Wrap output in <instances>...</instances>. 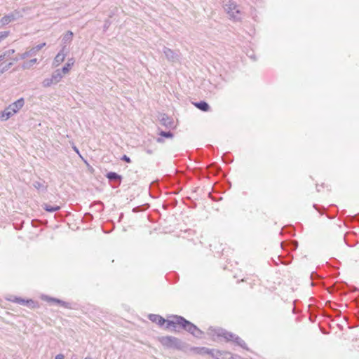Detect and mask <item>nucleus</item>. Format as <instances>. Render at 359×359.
Masks as SVG:
<instances>
[{"mask_svg":"<svg viewBox=\"0 0 359 359\" xmlns=\"http://www.w3.org/2000/svg\"><path fill=\"white\" fill-rule=\"evenodd\" d=\"M10 34L9 31L0 32V42L6 39Z\"/></svg>","mask_w":359,"mask_h":359,"instance_id":"393cba45","label":"nucleus"},{"mask_svg":"<svg viewBox=\"0 0 359 359\" xmlns=\"http://www.w3.org/2000/svg\"><path fill=\"white\" fill-rule=\"evenodd\" d=\"M208 334L212 337H223L226 341H233L235 336L233 333L229 332L224 329L212 327L208 330Z\"/></svg>","mask_w":359,"mask_h":359,"instance_id":"20e7f679","label":"nucleus"},{"mask_svg":"<svg viewBox=\"0 0 359 359\" xmlns=\"http://www.w3.org/2000/svg\"><path fill=\"white\" fill-rule=\"evenodd\" d=\"M38 60L36 58H33V59H31L28 61H25L22 63V68L23 69H30L32 66H34L35 64L38 63Z\"/></svg>","mask_w":359,"mask_h":359,"instance_id":"2eb2a0df","label":"nucleus"},{"mask_svg":"<svg viewBox=\"0 0 359 359\" xmlns=\"http://www.w3.org/2000/svg\"><path fill=\"white\" fill-rule=\"evenodd\" d=\"M73 149L77 153V154H79V149H77L76 147H73Z\"/></svg>","mask_w":359,"mask_h":359,"instance_id":"72a5a7b5","label":"nucleus"},{"mask_svg":"<svg viewBox=\"0 0 359 359\" xmlns=\"http://www.w3.org/2000/svg\"><path fill=\"white\" fill-rule=\"evenodd\" d=\"M25 100L21 97L15 102L8 105L1 114L0 118L3 121H6L18 113L24 106Z\"/></svg>","mask_w":359,"mask_h":359,"instance_id":"f03ea898","label":"nucleus"},{"mask_svg":"<svg viewBox=\"0 0 359 359\" xmlns=\"http://www.w3.org/2000/svg\"><path fill=\"white\" fill-rule=\"evenodd\" d=\"M33 187L36 189L37 190L40 189H46V187L43 185V184L39 181H36L33 183Z\"/></svg>","mask_w":359,"mask_h":359,"instance_id":"412c9836","label":"nucleus"},{"mask_svg":"<svg viewBox=\"0 0 359 359\" xmlns=\"http://www.w3.org/2000/svg\"><path fill=\"white\" fill-rule=\"evenodd\" d=\"M225 6L226 11L231 18H234L235 20H239L241 18L240 11L234 3L226 4Z\"/></svg>","mask_w":359,"mask_h":359,"instance_id":"6e6552de","label":"nucleus"},{"mask_svg":"<svg viewBox=\"0 0 359 359\" xmlns=\"http://www.w3.org/2000/svg\"><path fill=\"white\" fill-rule=\"evenodd\" d=\"M63 78V75L61 74L60 69L55 70L50 77L46 78L41 82V85L43 88H48L52 85L57 84Z\"/></svg>","mask_w":359,"mask_h":359,"instance_id":"39448f33","label":"nucleus"},{"mask_svg":"<svg viewBox=\"0 0 359 359\" xmlns=\"http://www.w3.org/2000/svg\"><path fill=\"white\" fill-rule=\"evenodd\" d=\"M13 65L12 62H9L8 64L4 65V66H0V75L8 70L11 66Z\"/></svg>","mask_w":359,"mask_h":359,"instance_id":"4be33fe9","label":"nucleus"},{"mask_svg":"<svg viewBox=\"0 0 359 359\" xmlns=\"http://www.w3.org/2000/svg\"><path fill=\"white\" fill-rule=\"evenodd\" d=\"M193 350L196 353L200 354V355H204V354L210 355V353H212V350L206 347H196V348H194Z\"/></svg>","mask_w":359,"mask_h":359,"instance_id":"dca6fc26","label":"nucleus"},{"mask_svg":"<svg viewBox=\"0 0 359 359\" xmlns=\"http://www.w3.org/2000/svg\"><path fill=\"white\" fill-rule=\"evenodd\" d=\"M13 302L18 303V304H29V302H32V300L30 301H28V300H25L22 298H20V297H15V299L13 300Z\"/></svg>","mask_w":359,"mask_h":359,"instance_id":"5701e85b","label":"nucleus"},{"mask_svg":"<svg viewBox=\"0 0 359 359\" xmlns=\"http://www.w3.org/2000/svg\"><path fill=\"white\" fill-rule=\"evenodd\" d=\"M46 43H40L39 45H36L35 47H36V49L38 50V51H39L41 49H42L44 46H46Z\"/></svg>","mask_w":359,"mask_h":359,"instance_id":"c756f323","label":"nucleus"},{"mask_svg":"<svg viewBox=\"0 0 359 359\" xmlns=\"http://www.w3.org/2000/svg\"><path fill=\"white\" fill-rule=\"evenodd\" d=\"M106 177L110 182H118L119 184H121V176L114 172H108Z\"/></svg>","mask_w":359,"mask_h":359,"instance_id":"4468645a","label":"nucleus"},{"mask_svg":"<svg viewBox=\"0 0 359 359\" xmlns=\"http://www.w3.org/2000/svg\"><path fill=\"white\" fill-rule=\"evenodd\" d=\"M51 300L54 302H56V303L60 304L61 306H62L65 308H69V304L65 302H63V301L57 299H54V298L51 299Z\"/></svg>","mask_w":359,"mask_h":359,"instance_id":"b1692460","label":"nucleus"},{"mask_svg":"<svg viewBox=\"0 0 359 359\" xmlns=\"http://www.w3.org/2000/svg\"><path fill=\"white\" fill-rule=\"evenodd\" d=\"M85 359H91L90 358H86Z\"/></svg>","mask_w":359,"mask_h":359,"instance_id":"c9c22d12","label":"nucleus"},{"mask_svg":"<svg viewBox=\"0 0 359 359\" xmlns=\"http://www.w3.org/2000/svg\"><path fill=\"white\" fill-rule=\"evenodd\" d=\"M73 32L72 31H67L62 36V43L63 46H67L70 43L73 39Z\"/></svg>","mask_w":359,"mask_h":359,"instance_id":"ddd939ff","label":"nucleus"},{"mask_svg":"<svg viewBox=\"0 0 359 359\" xmlns=\"http://www.w3.org/2000/svg\"><path fill=\"white\" fill-rule=\"evenodd\" d=\"M163 52L166 57V59L172 63L180 62V50H174L168 47H164L163 48Z\"/></svg>","mask_w":359,"mask_h":359,"instance_id":"0eeeda50","label":"nucleus"},{"mask_svg":"<svg viewBox=\"0 0 359 359\" xmlns=\"http://www.w3.org/2000/svg\"><path fill=\"white\" fill-rule=\"evenodd\" d=\"M6 57V55L1 54L0 55V61L3 60Z\"/></svg>","mask_w":359,"mask_h":359,"instance_id":"473e14b6","label":"nucleus"},{"mask_svg":"<svg viewBox=\"0 0 359 359\" xmlns=\"http://www.w3.org/2000/svg\"><path fill=\"white\" fill-rule=\"evenodd\" d=\"M177 325L180 326L196 337H201L203 332L184 318L180 316H173L171 319L167 320L168 329L175 330Z\"/></svg>","mask_w":359,"mask_h":359,"instance_id":"f257e3e1","label":"nucleus"},{"mask_svg":"<svg viewBox=\"0 0 359 359\" xmlns=\"http://www.w3.org/2000/svg\"><path fill=\"white\" fill-rule=\"evenodd\" d=\"M15 53L14 49H9L4 53V55H6V57H9Z\"/></svg>","mask_w":359,"mask_h":359,"instance_id":"cd10ccee","label":"nucleus"},{"mask_svg":"<svg viewBox=\"0 0 359 359\" xmlns=\"http://www.w3.org/2000/svg\"><path fill=\"white\" fill-rule=\"evenodd\" d=\"M212 353H210V355L215 359H233V355L227 351H221L219 350L212 349Z\"/></svg>","mask_w":359,"mask_h":359,"instance_id":"9b49d317","label":"nucleus"},{"mask_svg":"<svg viewBox=\"0 0 359 359\" xmlns=\"http://www.w3.org/2000/svg\"><path fill=\"white\" fill-rule=\"evenodd\" d=\"M72 67L69 65V64H65V66L60 69L61 74L64 76L65 74H67L69 72Z\"/></svg>","mask_w":359,"mask_h":359,"instance_id":"aec40b11","label":"nucleus"},{"mask_svg":"<svg viewBox=\"0 0 359 359\" xmlns=\"http://www.w3.org/2000/svg\"><path fill=\"white\" fill-rule=\"evenodd\" d=\"M74 59L73 57L69 58L67 64H69L71 67H72L74 64Z\"/></svg>","mask_w":359,"mask_h":359,"instance_id":"7c9ffc66","label":"nucleus"},{"mask_svg":"<svg viewBox=\"0 0 359 359\" xmlns=\"http://www.w3.org/2000/svg\"><path fill=\"white\" fill-rule=\"evenodd\" d=\"M66 46H63L60 52L56 55L53 60V65L54 67H58L62 62H64L67 55Z\"/></svg>","mask_w":359,"mask_h":359,"instance_id":"1a4fd4ad","label":"nucleus"},{"mask_svg":"<svg viewBox=\"0 0 359 359\" xmlns=\"http://www.w3.org/2000/svg\"><path fill=\"white\" fill-rule=\"evenodd\" d=\"M233 341L236 343L237 345L242 347L243 348L248 350V348L247 347L245 342L239 337L235 335Z\"/></svg>","mask_w":359,"mask_h":359,"instance_id":"6ab92c4d","label":"nucleus"},{"mask_svg":"<svg viewBox=\"0 0 359 359\" xmlns=\"http://www.w3.org/2000/svg\"><path fill=\"white\" fill-rule=\"evenodd\" d=\"M22 16H23V14L21 11L15 10L14 11L11 12V13L2 17L1 19L0 20V24L3 26L6 25L13 21L17 20L22 18Z\"/></svg>","mask_w":359,"mask_h":359,"instance_id":"423d86ee","label":"nucleus"},{"mask_svg":"<svg viewBox=\"0 0 359 359\" xmlns=\"http://www.w3.org/2000/svg\"><path fill=\"white\" fill-rule=\"evenodd\" d=\"M42 208L47 212H54L58 211L60 209V206L59 205H50L48 203H43L42 205Z\"/></svg>","mask_w":359,"mask_h":359,"instance_id":"f3484780","label":"nucleus"},{"mask_svg":"<svg viewBox=\"0 0 359 359\" xmlns=\"http://www.w3.org/2000/svg\"><path fill=\"white\" fill-rule=\"evenodd\" d=\"M161 123L163 125L165 126H171V121H170V118L168 117H163L161 119Z\"/></svg>","mask_w":359,"mask_h":359,"instance_id":"a878e982","label":"nucleus"},{"mask_svg":"<svg viewBox=\"0 0 359 359\" xmlns=\"http://www.w3.org/2000/svg\"><path fill=\"white\" fill-rule=\"evenodd\" d=\"M160 135L162 137H167V138L173 137V134L170 131H168V132L161 131L160 133Z\"/></svg>","mask_w":359,"mask_h":359,"instance_id":"bb28decb","label":"nucleus"},{"mask_svg":"<svg viewBox=\"0 0 359 359\" xmlns=\"http://www.w3.org/2000/svg\"><path fill=\"white\" fill-rule=\"evenodd\" d=\"M65 358V356L62 353H60V354H57L55 357V359H64Z\"/></svg>","mask_w":359,"mask_h":359,"instance_id":"2f4dec72","label":"nucleus"},{"mask_svg":"<svg viewBox=\"0 0 359 359\" xmlns=\"http://www.w3.org/2000/svg\"><path fill=\"white\" fill-rule=\"evenodd\" d=\"M38 52V50H36V47L34 46L31 48H28L25 53L18 54L15 57L13 58V60L17 62L20 60H25L28 57L35 56Z\"/></svg>","mask_w":359,"mask_h":359,"instance_id":"9d476101","label":"nucleus"},{"mask_svg":"<svg viewBox=\"0 0 359 359\" xmlns=\"http://www.w3.org/2000/svg\"><path fill=\"white\" fill-rule=\"evenodd\" d=\"M161 344L168 348L182 350L184 347L183 342L177 337L172 336L162 337L159 338Z\"/></svg>","mask_w":359,"mask_h":359,"instance_id":"7ed1b4c3","label":"nucleus"},{"mask_svg":"<svg viewBox=\"0 0 359 359\" xmlns=\"http://www.w3.org/2000/svg\"><path fill=\"white\" fill-rule=\"evenodd\" d=\"M121 159L122 161H123L127 162V163H131V160H130V158L128 156H126V155H123V156L121 158Z\"/></svg>","mask_w":359,"mask_h":359,"instance_id":"c85d7f7f","label":"nucleus"},{"mask_svg":"<svg viewBox=\"0 0 359 359\" xmlns=\"http://www.w3.org/2000/svg\"><path fill=\"white\" fill-rule=\"evenodd\" d=\"M149 319L154 322V323H156V324L159 325H163L165 323H167V320H165L163 317H161V316L159 315H156V314H150L149 316Z\"/></svg>","mask_w":359,"mask_h":359,"instance_id":"f8f14e48","label":"nucleus"},{"mask_svg":"<svg viewBox=\"0 0 359 359\" xmlns=\"http://www.w3.org/2000/svg\"><path fill=\"white\" fill-rule=\"evenodd\" d=\"M147 153H149V154H151V151H149V150H148V151H147Z\"/></svg>","mask_w":359,"mask_h":359,"instance_id":"f704fd0d","label":"nucleus"},{"mask_svg":"<svg viewBox=\"0 0 359 359\" xmlns=\"http://www.w3.org/2000/svg\"><path fill=\"white\" fill-rule=\"evenodd\" d=\"M194 105L203 111H208L210 109L209 104L204 101L194 103Z\"/></svg>","mask_w":359,"mask_h":359,"instance_id":"a211bd4d","label":"nucleus"}]
</instances>
